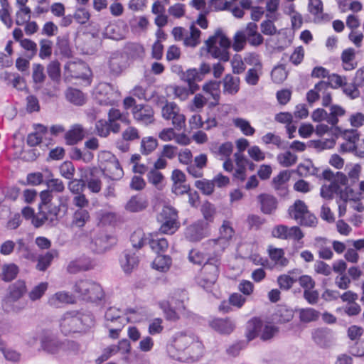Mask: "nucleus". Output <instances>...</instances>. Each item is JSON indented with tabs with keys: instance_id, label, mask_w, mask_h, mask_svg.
<instances>
[{
	"instance_id": "obj_15",
	"label": "nucleus",
	"mask_w": 364,
	"mask_h": 364,
	"mask_svg": "<svg viewBox=\"0 0 364 364\" xmlns=\"http://www.w3.org/2000/svg\"><path fill=\"white\" fill-rule=\"evenodd\" d=\"M134 119L138 122L148 125L154 121V112L149 105H136L132 109Z\"/></svg>"
},
{
	"instance_id": "obj_41",
	"label": "nucleus",
	"mask_w": 364,
	"mask_h": 364,
	"mask_svg": "<svg viewBox=\"0 0 364 364\" xmlns=\"http://www.w3.org/2000/svg\"><path fill=\"white\" fill-rule=\"evenodd\" d=\"M262 322L257 318H252L249 321L247 326V338L251 341L259 335V332L262 331Z\"/></svg>"
},
{
	"instance_id": "obj_1",
	"label": "nucleus",
	"mask_w": 364,
	"mask_h": 364,
	"mask_svg": "<svg viewBox=\"0 0 364 364\" xmlns=\"http://www.w3.org/2000/svg\"><path fill=\"white\" fill-rule=\"evenodd\" d=\"M171 358L182 362H194L202 357L204 346L198 337L192 333H176L167 346Z\"/></svg>"
},
{
	"instance_id": "obj_40",
	"label": "nucleus",
	"mask_w": 364,
	"mask_h": 364,
	"mask_svg": "<svg viewBox=\"0 0 364 364\" xmlns=\"http://www.w3.org/2000/svg\"><path fill=\"white\" fill-rule=\"evenodd\" d=\"M355 53L353 48H348L344 50L341 54V60L343 68L346 70H352L357 66L355 62Z\"/></svg>"
},
{
	"instance_id": "obj_28",
	"label": "nucleus",
	"mask_w": 364,
	"mask_h": 364,
	"mask_svg": "<svg viewBox=\"0 0 364 364\" xmlns=\"http://www.w3.org/2000/svg\"><path fill=\"white\" fill-rule=\"evenodd\" d=\"M188 292L185 290H178L174 292L171 304L176 308L178 312L186 314V304L188 301Z\"/></svg>"
},
{
	"instance_id": "obj_35",
	"label": "nucleus",
	"mask_w": 364,
	"mask_h": 364,
	"mask_svg": "<svg viewBox=\"0 0 364 364\" xmlns=\"http://www.w3.org/2000/svg\"><path fill=\"white\" fill-rule=\"evenodd\" d=\"M221 82L210 80V82L205 83L203 86V90L210 95L213 99L214 100V102H212L213 106H215L218 105L220 97V85Z\"/></svg>"
},
{
	"instance_id": "obj_18",
	"label": "nucleus",
	"mask_w": 364,
	"mask_h": 364,
	"mask_svg": "<svg viewBox=\"0 0 364 364\" xmlns=\"http://www.w3.org/2000/svg\"><path fill=\"white\" fill-rule=\"evenodd\" d=\"M267 253L275 268L282 270L289 264V261L285 257L283 249L269 245L267 248Z\"/></svg>"
},
{
	"instance_id": "obj_21",
	"label": "nucleus",
	"mask_w": 364,
	"mask_h": 364,
	"mask_svg": "<svg viewBox=\"0 0 364 364\" xmlns=\"http://www.w3.org/2000/svg\"><path fill=\"white\" fill-rule=\"evenodd\" d=\"M126 66V57L123 53L117 51L111 54L109 59V68L113 74L121 73Z\"/></svg>"
},
{
	"instance_id": "obj_27",
	"label": "nucleus",
	"mask_w": 364,
	"mask_h": 364,
	"mask_svg": "<svg viewBox=\"0 0 364 364\" xmlns=\"http://www.w3.org/2000/svg\"><path fill=\"white\" fill-rule=\"evenodd\" d=\"M224 94L235 95L240 90V80L237 76L231 74L225 75L222 81Z\"/></svg>"
},
{
	"instance_id": "obj_47",
	"label": "nucleus",
	"mask_w": 364,
	"mask_h": 364,
	"mask_svg": "<svg viewBox=\"0 0 364 364\" xmlns=\"http://www.w3.org/2000/svg\"><path fill=\"white\" fill-rule=\"evenodd\" d=\"M18 273V267L15 264H6L1 267V278L5 282L14 279Z\"/></svg>"
},
{
	"instance_id": "obj_22",
	"label": "nucleus",
	"mask_w": 364,
	"mask_h": 364,
	"mask_svg": "<svg viewBox=\"0 0 364 364\" xmlns=\"http://www.w3.org/2000/svg\"><path fill=\"white\" fill-rule=\"evenodd\" d=\"M147 198L141 194L133 196L125 205V209L131 213H136L144 210L148 206Z\"/></svg>"
},
{
	"instance_id": "obj_12",
	"label": "nucleus",
	"mask_w": 364,
	"mask_h": 364,
	"mask_svg": "<svg viewBox=\"0 0 364 364\" xmlns=\"http://www.w3.org/2000/svg\"><path fill=\"white\" fill-rule=\"evenodd\" d=\"M26 287L24 282L17 281L9 288V295L2 302L3 309L7 312H14L18 311L13 304L14 302L21 299L26 292Z\"/></svg>"
},
{
	"instance_id": "obj_63",
	"label": "nucleus",
	"mask_w": 364,
	"mask_h": 364,
	"mask_svg": "<svg viewBox=\"0 0 364 364\" xmlns=\"http://www.w3.org/2000/svg\"><path fill=\"white\" fill-rule=\"evenodd\" d=\"M96 134L101 137H107L110 133L109 120L100 119L95 123Z\"/></svg>"
},
{
	"instance_id": "obj_51",
	"label": "nucleus",
	"mask_w": 364,
	"mask_h": 364,
	"mask_svg": "<svg viewBox=\"0 0 364 364\" xmlns=\"http://www.w3.org/2000/svg\"><path fill=\"white\" fill-rule=\"evenodd\" d=\"M320 316V313L312 308H305L299 310L300 321L304 323H309L316 321Z\"/></svg>"
},
{
	"instance_id": "obj_46",
	"label": "nucleus",
	"mask_w": 364,
	"mask_h": 364,
	"mask_svg": "<svg viewBox=\"0 0 364 364\" xmlns=\"http://www.w3.org/2000/svg\"><path fill=\"white\" fill-rule=\"evenodd\" d=\"M1 77L8 80L14 87L22 90L26 87V83L23 77L18 74H13L4 72L1 75Z\"/></svg>"
},
{
	"instance_id": "obj_54",
	"label": "nucleus",
	"mask_w": 364,
	"mask_h": 364,
	"mask_svg": "<svg viewBox=\"0 0 364 364\" xmlns=\"http://www.w3.org/2000/svg\"><path fill=\"white\" fill-rule=\"evenodd\" d=\"M247 42V41L245 33L243 31L240 30L237 31L233 36L232 47L235 51L240 52L245 48Z\"/></svg>"
},
{
	"instance_id": "obj_3",
	"label": "nucleus",
	"mask_w": 364,
	"mask_h": 364,
	"mask_svg": "<svg viewBox=\"0 0 364 364\" xmlns=\"http://www.w3.org/2000/svg\"><path fill=\"white\" fill-rule=\"evenodd\" d=\"M94 324L92 316L78 311L65 313L60 320V329L65 336L81 332Z\"/></svg>"
},
{
	"instance_id": "obj_5",
	"label": "nucleus",
	"mask_w": 364,
	"mask_h": 364,
	"mask_svg": "<svg viewBox=\"0 0 364 364\" xmlns=\"http://www.w3.org/2000/svg\"><path fill=\"white\" fill-rule=\"evenodd\" d=\"M141 314L135 309L122 310L115 306L109 307L105 314V325H117L124 327L128 322H136L140 320Z\"/></svg>"
},
{
	"instance_id": "obj_4",
	"label": "nucleus",
	"mask_w": 364,
	"mask_h": 364,
	"mask_svg": "<svg viewBox=\"0 0 364 364\" xmlns=\"http://www.w3.org/2000/svg\"><path fill=\"white\" fill-rule=\"evenodd\" d=\"M205 43L207 51L211 57L223 62L229 61L228 49L231 46V41L221 30L216 31L213 36L205 41Z\"/></svg>"
},
{
	"instance_id": "obj_13",
	"label": "nucleus",
	"mask_w": 364,
	"mask_h": 364,
	"mask_svg": "<svg viewBox=\"0 0 364 364\" xmlns=\"http://www.w3.org/2000/svg\"><path fill=\"white\" fill-rule=\"evenodd\" d=\"M161 114L164 119L172 120V124L177 129L185 126L186 117L180 112L179 107L173 102L166 101L161 108Z\"/></svg>"
},
{
	"instance_id": "obj_17",
	"label": "nucleus",
	"mask_w": 364,
	"mask_h": 364,
	"mask_svg": "<svg viewBox=\"0 0 364 364\" xmlns=\"http://www.w3.org/2000/svg\"><path fill=\"white\" fill-rule=\"evenodd\" d=\"M344 140L341 144V151L351 152L355 150V146L359 141L360 134L356 129H346L341 133Z\"/></svg>"
},
{
	"instance_id": "obj_2",
	"label": "nucleus",
	"mask_w": 364,
	"mask_h": 364,
	"mask_svg": "<svg viewBox=\"0 0 364 364\" xmlns=\"http://www.w3.org/2000/svg\"><path fill=\"white\" fill-rule=\"evenodd\" d=\"M26 343L30 348H35L38 345V350L50 355H58L69 350H77V345L71 341H60L53 332L46 328L38 327L28 334Z\"/></svg>"
},
{
	"instance_id": "obj_6",
	"label": "nucleus",
	"mask_w": 364,
	"mask_h": 364,
	"mask_svg": "<svg viewBox=\"0 0 364 364\" xmlns=\"http://www.w3.org/2000/svg\"><path fill=\"white\" fill-rule=\"evenodd\" d=\"M73 290L82 299L92 302L100 301L105 296L102 287L98 283L90 279L77 281Z\"/></svg>"
},
{
	"instance_id": "obj_56",
	"label": "nucleus",
	"mask_w": 364,
	"mask_h": 364,
	"mask_svg": "<svg viewBox=\"0 0 364 364\" xmlns=\"http://www.w3.org/2000/svg\"><path fill=\"white\" fill-rule=\"evenodd\" d=\"M161 225L160 231L164 234H173L179 228V223L176 220H160Z\"/></svg>"
},
{
	"instance_id": "obj_38",
	"label": "nucleus",
	"mask_w": 364,
	"mask_h": 364,
	"mask_svg": "<svg viewBox=\"0 0 364 364\" xmlns=\"http://www.w3.org/2000/svg\"><path fill=\"white\" fill-rule=\"evenodd\" d=\"M65 97L68 101L77 106H81L85 103V95L75 88L70 87L65 92Z\"/></svg>"
},
{
	"instance_id": "obj_49",
	"label": "nucleus",
	"mask_w": 364,
	"mask_h": 364,
	"mask_svg": "<svg viewBox=\"0 0 364 364\" xmlns=\"http://www.w3.org/2000/svg\"><path fill=\"white\" fill-rule=\"evenodd\" d=\"M149 183L154 186L157 189L161 190L164 188V175L156 169H151L147 173Z\"/></svg>"
},
{
	"instance_id": "obj_58",
	"label": "nucleus",
	"mask_w": 364,
	"mask_h": 364,
	"mask_svg": "<svg viewBox=\"0 0 364 364\" xmlns=\"http://www.w3.org/2000/svg\"><path fill=\"white\" fill-rule=\"evenodd\" d=\"M109 122L119 120L128 124L130 122L128 113H122L119 109L112 108L108 112Z\"/></svg>"
},
{
	"instance_id": "obj_7",
	"label": "nucleus",
	"mask_w": 364,
	"mask_h": 364,
	"mask_svg": "<svg viewBox=\"0 0 364 364\" xmlns=\"http://www.w3.org/2000/svg\"><path fill=\"white\" fill-rule=\"evenodd\" d=\"M361 166L356 164L352 166V167L348 171V175L337 171L334 173L336 178L341 175L344 176V181L341 183V186L343 187V192L341 193L342 200H355L356 198V193L353 189V186L357 184L359 181L360 175L361 173Z\"/></svg>"
},
{
	"instance_id": "obj_53",
	"label": "nucleus",
	"mask_w": 364,
	"mask_h": 364,
	"mask_svg": "<svg viewBox=\"0 0 364 364\" xmlns=\"http://www.w3.org/2000/svg\"><path fill=\"white\" fill-rule=\"evenodd\" d=\"M277 161L283 167H290L294 165L297 161V156L291 151H286L277 155Z\"/></svg>"
},
{
	"instance_id": "obj_55",
	"label": "nucleus",
	"mask_w": 364,
	"mask_h": 364,
	"mask_svg": "<svg viewBox=\"0 0 364 364\" xmlns=\"http://www.w3.org/2000/svg\"><path fill=\"white\" fill-rule=\"evenodd\" d=\"M160 305L168 320L173 321H177L179 318V315L182 314L171 305V302H163Z\"/></svg>"
},
{
	"instance_id": "obj_26",
	"label": "nucleus",
	"mask_w": 364,
	"mask_h": 364,
	"mask_svg": "<svg viewBox=\"0 0 364 364\" xmlns=\"http://www.w3.org/2000/svg\"><path fill=\"white\" fill-rule=\"evenodd\" d=\"M261 210L264 214L272 213L277 208V200L275 197L267 193H262L257 196Z\"/></svg>"
},
{
	"instance_id": "obj_33",
	"label": "nucleus",
	"mask_w": 364,
	"mask_h": 364,
	"mask_svg": "<svg viewBox=\"0 0 364 364\" xmlns=\"http://www.w3.org/2000/svg\"><path fill=\"white\" fill-rule=\"evenodd\" d=\"M211 327L220 333L229 334L234 329L233 323L228 318H215L211 321Z\"/></svg>"
},
{
	"instance_id": "obj_52",
	"label": "nucleus",
	"mask_w": 364,
	"mask_h": 364,
	"mask_svg": "<svg viewBox=\"0 0 364 364\" xmlns=\"http://www.w3.org/2000/svg\"><path fill=\"white\" fill-rule=\"evenodd\" d=\"M158 146L156 139L152 136L144 137L141 141V151L144 155H148L154 151Z\"/></svg>"
},
{
	"instance_id": "obj_44",
	"label": "nucleus",
	"mask_w": 364,
	"mask_h": 364,
	"mask_svg": "<svg viewBox=\"0 0 364 364\" xmlns=\"http://www.w3.org/2000/svg\"><path fill=\"white\" fill-rule=\"evenodd\" d=\"M171 258L166 255H158L152 262L154 269L161 272H167L171 265Z\"/></svg>"
},
{
	"instance_id": "obj_11",
	"label": "nucleus",
	"mask_w": 364,
	"mask_h": 364,
	"mask_svg": "<svg viewBox=\"0 0 364 364\" xmlns=\"http://www.w3.org/2000/svg\"><path fill=\"white\" fill-rule=\"evenodd\" d=\"M220 261L217 257L209 258L205 262L200 275L199 284L204 288L215 284L219 274Z\"/></svg>"
},
{
	"instance_id": "obj_31",
	"label": "nucleus",
	"mask_w": 364,
	"mask_h": 364,
	"mask_svg": "<svg viewBox=\"0 0 364 364\" xmlns=\"http://www.w3.org/2000/svg\"><path fill=\"white\" fill-rule=\"evenodd\" d=\"M85 132L80 124H75L65 134L66 143L74 145L80 141L85 136Z\"/></svg>"
},
{
	"instance_id": "obj_34",
	"label": "nucleus",
	"mask_w": 364,
	"mask_h": 364,
	"mask_svg": "<svg viewBox=\"0 0 364 364\" xmlns=\"http://www.w3.org/2000/svg\"><path fill=\"white\" fill-rule=\"evenodd\" d=\"M148 244L151 250L157 254L166 252L168 247L167 240L164 237H159L157 235H151Z\"/></svg>"
},
{
	"instance_id": "obj_29",
	"label": "nucleus",
	"mask_w": 364,
	"mask_h": 364,
	"mask_svg": "<svg viewBox=\"0 0 364 364\" xmlns=\"http://www.w3.org/2000/svg\"><path fill=\"white\" fill-rule=\"evenodd\" d=\"M75 297L68 292L58 291L51 296L48 299V304L53 307H60L63 304H73Z\"/></svg>"
},
{
	"instance_id": "obj_37",
	"label": "nucleus",
	"mask_w": 364,
	"mask_h": 364,
	"mask_svg": "<svg viewBox=\"0 0 364 364\" xmlns=\"http://www.w3.org/2000/svg\"><path fill=\"white\" fill-rule=\"evenodd\" d=\"M200 31L192 24L189 30H187L186 36L184 37V45L186 46L196 47L200 41Z\"/></svg>"
},
{
	"instance_id": "obj_32",
	"label": "nucleus",
	"mask_w": 364,
	"mask_h": 364,
	"mask_svg": "<svg viewBox=\"0 0 364 364\" xmlns=\"http://www.w3.org/2000/svg\"><path fill=\"white\" fill-rule=\"evenodd\" d=\"M181 79L188 84V86L192 90V91H197L199 90V86L196 82L201 81V80L198 75L197 69L191 68L183 72L181 75Z\"/></svg>"
},
{
	"instance_id": "obj_64",
	"label": "nucleus",
	"mask_w": 364,
	"mask_h": 364,
	"mask_svg": "<svg viewBox=\"0 0 364 364\" xmlns=\"http://www.w3.org/2000/svg\"><path fill=\"white\" fill-rule=\"evenodd\" d=\"M196 91H192L189 87H186L183 86H174L173 94L176 98L179 99L181 101H184L188 97L196 92Z\"/></svg>"
},
{
	"instance_id": "obj_19",
	"label": "nucleus",
	"mask_w": 364,
	"mask_h": 364,
	"mask_svg": "<svg viewBox=\"0 0 364 364\" xmlns=\"http://www.w3.org/2000/svg\"><path fill=\"white\" fill-rule=\"evenodd\" d=\"M246 35L247 42L252 46H259L264 42V38L258 32V26L255 22H249L242 30Z\"/></svg>"
},
{
	"instance_id": "obj_23",
	"label": "nucleus",
	"mask_w": 364,
	"mask_h": 364,
	"mask_svg": "<svg viewBox=\"0 0 364 364\" xmlns=\"http://www.w3.org/2000/svg\"><path fill=\"white\" fill-rule=\"evenodd\" d=\"M101 170L105 177L113 181L119 180L124 175L123 170L117 159L107 164Z\"/></svg>"
},
{
	"instance_id": "obj_30",
	"label": "nucleus",
	"mask_w": 364,
	"mask_h": 364,
	"mask_svg": "<svg viewBox=\"0 0 364 364\" xmlns=\"http://www.w3.org/2000/svg\"><path fill=\"white\" fill-rule=\"evenodd\" d=\"M125 57L131 60L143 58L144 55V47L137 43H127L124 47Z\"/></svg>"
},
{
	"instance_id": "obj_24",
	"label": "nucleus",
	"mask_w": 364,
	"mask_h": 364,
	"mask_svg": "<svg viewBox=\"0 0 364 364\" xmlns=\"http://www.w3.org/2000/svg\"><path fill=\"white\" fill-rule=\"evenodd\" d=\"M235 234V231L231 226L229 221L225 220L220 228V236L212 242L214 244H219L220 245L225 247L229 241L232 238Z\"/></svg>"
},
{
	"instance_id": "obj_9",
	"label": "nucleus",
	"mask_w": 364,
	"mask_h": 364,
	"mask_svg": "<svg viewBox=\"0 0 364 364\" xmlns=\"http://www.w3.org/2000/svg\"><path fill=\"white\" fill-rule=\"evenodd\" d=\"M323 177L324 179L329 181V185H323L321 188L320 194L321 197L326 199H331L334 194L338 196L340 200L341 199V193L343 192V188L341 183L344 181V176L340 175L338 178L334 175V172L330 169L323 171Z\"/></svg>"
},
{
	"instance_id": "obj_25",
	"label": "nucleus",
	"mask_w": 364,
	"mask_h": 364,
	"mask_svg": "<svg viewBox=\"0 0 364 364\" xmlns=\"http://www.w3.org/2000/svg\"><path fill=\"white\" fill-rule=\"evenodd\" d=\"M139 264L138 257L134 252L126 250L123 253V256L120 259V264L125 273L132 272Z\"/></svg>"
},
{
	"instance_id": "obj_14",
	"label": "nucleus",
	"mask_w": 364,
	"mask_h": 364,
	"mask_svg": "<svg viewBox=\"0 0 364 364\" xmlns=\"http://www.w3.org/2000/svg\"><path fill=\"white\" fill-rule=\"evenodd\" d=\"M185 237L191 242H198L209 235L208 224L202 220L197 221L186 228Z\"/></svg>"
},
{
	"instance_id": "obj_60",
	"label": "nucleus",
	"mask_w": 364,
	"mask_h": 364,
	"mask_svg": "<svg viewBox=\"0 0 364 364\" xmlns=\"http://www.w3.org/2000/svg\"><path fill=\"white\" fill-rule=\"evenodd\" d=\"M130 240L133 247L137 249L141 248L149 241V238L144 237V232L140 230L134 232Z\"/></svg>"
},
{
	"instance_id": "obj_16",
	"label": "nucleus",
	"mask_w": 364,
	"mask_h": 364,
	"mask_svg": "<svg viewBox=\"0 0 364 364\" xmlns=\"http://www.w3.org/2000/svg\"><path fill=\"white\" fill-rule=\"evenodd\" d=\"M65 73L73 78L87 79L90 70L83 61L68 62L65 66Z\"/></svg>"
},
{
	"instance_id": "obj_61",
	"label": "nucleus",
	"mask_w": 364,
	"mask_h": 364,
	"mask_svg": "<svg viewBox=\"0 0 364 364\" xmlns=\"http://www.w3.org/2000/svg\"><path fill=\"white\" fill-rule=\"evenodd\" d=\"M39 57L41 59L49 58L52 54L53 43L48 39H42L40 41Z\"/></svg>"
},
{
	"instance_id": "obj_8",
	"label": "nucleus",
	"mask_w": 364,
	"mask_h": 364,
	"mask_svg": "<svg viewBox=\"0 0 364 364\" xmlns=\"http://www.w3.org/2000/svg\"><path fill=\"white\" fill-rule=\"evenodd\" d=\"M288 210L290 216L301 225L314 227L317 224L316 217L309 211L306 203L301 200H296Z\"/></svg>"
},
{
	"instance_id": "obj_45",
	"label": "nucleus",
	"mask_w": 364,
	"mask_h": 364,
	"mask_svg": "<svg viewBox=\"0 0 364 364\" xmlns=\"http://www.w3.org/2000/svg\"><path fill=\"white\" fill-rule=\"evenodd\" d=\"M232 123L233 125L239 129L245 136H252L255 132V128L252 127L249 121L245 119L240 117L234 118Z\"/></svg>"
},
{
	"instance_id": "obj_59",
	"label": "nucleus",
	"mask_w": 364,
	"mask_h": 364,
	"mask_svg": "<svg viewBox=\"0 0 364 364\" xmlns=\"http://www.w3.org/2000/svg\"><path fill=\"white\" fill-rule=\"evenodd\" d=\"M47 73L49 77L58 81L60 77V64L58 60L51 61L47 66Z\"/></svg>"
},
{
	"instance_id": "obj_43",
	"label": "nucleus",
	"mask_w": 364,
	"mask_h": 364,
	"mask_svg": "<svg viewBox=\"0 0 364 364\" xmlns=\"http://www.w3.org/2000/svg\"><path fill=\"white\" fill-rule=\"evenodd\" d=\"M89 212L85 209L77 210L73 216L72 225L82 228L90 220Z\"/></svg>"
},
{
	"instance_id": "obj_20",
	"label": "nucleus",
	"mask_w": 364,
	"mask_h": 364,
	"mask_svg": "<svg viewBox=\"0 0 364 364\" xmlns=\"http://www.w3.org/2000/svg\"><path fill=\"white\" fill-rule=\"evenodd\" d=\"M95 267V263L90 257L82 256L69 263L68 271L70 273H77L80 271H87Z\"/></svg>"
},
{
	"instance_id": "obj_36",
	"label": "nucleus",
	"mask_w": 364,
	"mask_h": 364,
	"mask_svg": "<svg viewBox=\"0 0 364 364\" xmlns=\"http://www.w3.org/2000/svg\"><path fill=\"white\" fill-rule=\"evenodd\" d=\"M218 4V6L220 9L230 11L236 18H241L244 16V10L245 9H244L240 4V6H235L232 2L228 1V0H219Z\"/></svg>"
},
{
	"instance_id": "obj_57",
	"label": "nucleus",
	"mask_w": 364,
	"mask_h": 364,
	"mask_svg": "<svg viewBox=\"0 0 364 364\" xmlns=\"http://www.w3.org/2000/svg\"><path fill=\"white\" fill-rule=\"evenodd\" d=\"M346 77L345 76H341L338 74L333 73L331 75L329 74L328 77V80L326 81V83L328 84L331 89H337L346 85Z\"/></svg>"
},
{
	"instance_id": "obj_42",
	"label": "nucleus",
	"mask_w": 364,
	"mask_h": 364,
	"mask_svg": "<svg viewBox=\"0 0 364 364\" xmlns=\"http://www.w3.org/2000/svg\"><path fill=\"white\" fill-rule=\"evenodd\" d=\"M233 151V144L232 142L227 141L218 146H214L212 148L213 153L219 156L221 160L224 159L230 158Z\"/></svg>"
},
{
	"instance_id": "obj_62",
	"label": "nucleus",
	"mask_w": 364,
	"mask_h": 364,
	"mask_svg": "<svg viewBox=\"0 0 364 364\" xmlns=\"http://www.w3.org/2000/svg\"><path fill=\"white\" fill-rule=\"evenodd\" d=\"M262 75V68H250L247 70L245 81L248 85H256Z\"/></svg>"
},
{
	"instance_id": "obj_10",
	"label": "nucleus",
	"mask_w": 364,
	"mask_h": 364,
	"mask_svg": "<svg viewBox=\"0 0 364 364\" xmlns=\"http://www.w3.org/2000/svg\"><path fill=\"white\" fill-rule=\"evenodd\" d=\"M319 99H321V105L325 107L330 106L332 102V92L325 80L317 82L314 88L306 93V100L309 105L314 104Z\"/></svg>"
},
{
	"instance_id": "obj_39",
	"label": "nucleus",
	"mask_w": 364,
	"mask_h": 364,
	"mask_svg": "<svg viewBox=\"0 0 364 364\" xmlns=\"http://www.w3.org/2000/svg\"><path fill=\"white\" fill-rule=\"evenodd\" d=\"M346 109L338 105H333L330 107L329 112H328V124L332 127H336L339 120L338 118L344 116Z\"/></svg>"
},
{
	"instance_id": "obj_48",
	"label": "nucleus",
	"mask_w": 364,
	"mask_h": 364,
	"mask_svg": "<svg viewBox=\"0 0 364 364\" xmlns=\"http://www.w3.org/2000/svg\"><path fill=\"white\" fill-rule=\"evenodd\" d=\"M58 256L56 250H51L46 252L44 255L38 257L36 268L40 271H45L50 264L54 257Z\"/></svg>"
},
{
	"instance_id": "obj_50",
	"label": "nucleus",
	"mask_w": 364,
	"mask_h": 364,
	"mask_svg": "<svg viewBox=\"0 0 364 364\" xmlns=\"http://www.w3.org/2000/svg\"><path fill=\"white\" fill-rule=\"evenodd\" d=\"M291 173L289 171L284 170L273 178V183L274 185V188L277 190L281 189L283 191V194L285 195L287 192V188L284 186V183L288 181L290 178Z\"/></svg>"
}]
</instances>
